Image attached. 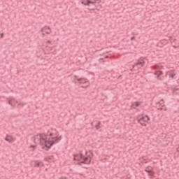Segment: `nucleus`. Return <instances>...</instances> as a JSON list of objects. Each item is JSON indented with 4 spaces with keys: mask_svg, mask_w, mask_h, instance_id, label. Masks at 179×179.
Segmentation results:
<instances>
[{
    "mask_svg": "<svg viewBox=\"0 0 179 179\" xmlns=\"http://www.w3.org/2000/svg\"><path fill=\"white\" fill-rule=\"evenodd\" d=\"M158 110H163V108H159Z\"/></svg>",
    "mask_w": 179,
    "mask_h": 179,
    "instance_id": "24",
    "label": "nucleus"
},
{
    "mask_svg": "<svg viewBox=\"0 0 179 179\" xmlns=\"http://www.w3.org/2000/svg\"><path fill=\"white\" fill-rule=\"evenodd\" d=\"M18 106H20L21 107H23V103H20L18 104Z\"/></svg>",
    "mask_w": 179,
    "mask_h": 179,
    "instance_id": "23",
    "label": "nucleus"
},
{
    "mask_svg": "<svg viewBox=\"0 0 179 179\" xmlns=\"http://www.w3.org/2000/svg\"><path fill=\"white\" fill-rule=\"evenodd\" d=\"M143 65H145V62L143 61V59H140L134 65L132 66V69H131V71H132V69H134L135 66H137L138 69H139V68H142Z\"/></svg>",
    "mask_w": 179,
    "mask_h": 179,
    "instance_id": "6",
    "label": "nucleus"
},
{
    "mask_svg": "<svg viewBox=\"0 0 179 179\" xmlns=\"http://www.w3.org/2000/svg\"><path fill=\"white\" fill-rule=\"evenodd\" d=\"M91 126L94 127L96 129H100V128H101V122L97 120H95L91 123Z\"/></svg>",
    "mask_w": 179,
    "mask_h": 179,
    "instance_id": "7",
    "label": "nucleus"
},
{
    "mask_svg": "<svg viewBox=\"0 0 179 179\" xmlns=\"http://www.w3.org/2000/svg\"><path fill=\"white\" fill-rule=\"evenodd\" d=\"M154 75H156V78L159 80H162V78L160 77L161 75H163V71H155Z\"/></svg>",
    "mask_w": 179,
    "mask_h": 179,
    "instance_id": "10",
    "label": "nucleus"
},
{
    "mask_svg": "<svg viewBox=\"0 0 179 179\" xmlns=\"http://www.w3.org/2000/svg\"><path fill=\"white\" fill-rule=\"evenodd\" d=\"M74 78L78 80V76H74Z\"/></svg>",
    "mask_w": 179,
    "mask_h": 179,
    "instance_id": "21",
    "label": "nucleus"
},
{
    "mask_svg": "<svg viewBox=\"0 0 179 179\" xmlns=\"http://www.w3.org/2000/svg\"><path fill=\"white\" fill-rule=\"evenodd\" d=\"M140 103L139 102H134L132 105H131V107L133 108H135V107H139L140 106Z\"/></svg>",
    "mask_w": 179,
    "mask_h": 179,
    "instance_id": "14",
    "label": "nucleus"
},
{
    "mask_svg": "<svg viewBox=\"0 0 179 179\" xmlns=\"http://www.w3.org/2000/svg\"><path fill=\"white\" fill-rule=\"evenodd\" d=\"M31 148H36V145H31Z\"/></svg>",
    "mask_w": 179,
    "mask_h": 179,
    "instance_id": "25",
    "label": "nucleus"
},
{
    "mask_svg": "<svg viewBox=\"0 0 179 179\" xmlns=\"http://www.w3.org/2000/svg\"><path fill=\"white\" fill-rule=\"evenodd\" d=\"M175 76H176V73L174 71H170L169 73V78H172V79H174Z\"/></svg>",
    "mask_w": 179,
    "mask_h": 179,
    "instance_id": "13",
    "label": "nucleus"
},
{
    "mask_svg": "<svg viewBox=\"0 0 179 179\" xmlns=\"http://www.w3.org/2000/svg\"><path fill=\"white\" fill-rule=\"evenodd\" d=\"M53 159H54L53 156L46 157V160H48V162H50V160H52Z\"/></svg>",
    "mask_w": 179,
    "mask_h": 179,
    "instance_id": "16",
    "label": "nucleus"
},
{
    "mask_svg": "<svg viewBox=\"0 0 179 179\" xmlns=\"http://www.w3.org/2000/svg\"><path fill=\"white\" fill-rule=\"evenodd\" d=\"M152 69H162V68L163 67L162 66L159 67L158 65H155V66H152Z\"/></svg>",
    "mask_w": 179,
    "mask_h": 179,
    "instance_id": "15",
    "label": "nucleus"
},
{
    "mask_svg": "<svg viewBox=\"0 0 179 179\" xmlns=\"http://www.w3.org/2000/svg\"><path fill=\"white\" fill-rule=\"evenodd\" d=\"M0 36H1V38H3V36H4L3 34H1Z\"/></svg>",
    "mask_w": 179,
    "mask_h": 179,
    "instance_id": "19",
    "label": "nucleus"
},
{
    "mask_svg": "<svg viewBox=\"0 0 179 179\" xmlns=\"http://www.w3.org/2000/svg\"><path fill=\"white\" fill-rule=\"evenodd\" d=\"M43 34H50L51 33V29L48 27H45L41 29Z\"/></svg>",
    "mask_w": 179,
    "mask_h": 179,
    "instance_id": "9",
    "label": "nucleus"
},
{
    "mask_svg": "<svg viewBox=\"0 0 179 179\" xmlns=\"http://www.w3.org/2000/svg\"><path fill=\"white\" fill-rule=\"evenodd\" d=\"M176 41V39H173V41L174 42V41Z\"/></svg>",
    "mask_w": 179,
    "mask_h": 179,
    "instance_id": "30",
    "label": "nucleus"
},
{
    "mask_svg": "<svg viewBox=\"0 0 179 179\" xmlns=\"http://www.w3.org/2000/svg\"><path fill=\"white\" fill-rule=\"evenodd\" d=\"M92 157H93V152L88 151L85 152V155L82 154L74 155V160H77L78 163H83V164H90Z\"/></svg>",
    "mask_w": 179,
    "mask_h": 179,
    "instance_id": "2",
    "label": "nucleus"
},
{
    "mask_svg": "<svg viewBox=\"0 0 179 179\" xmlns=\"http://www.w3.org/2000/svg\"><path fill=\"white\" fill-rule=\"evenodd\" d=\"M99 61H103V58H100V59H99Z\"/></svg>",
    "mask_w": 179,
    "mask_h": 179,
    "instance_id": "26",
    "label": "nucleus"
},
{
    "mask_svg": "<svg viewBox=\"0 0 179 179\" xmlns=\"http://www.w3.org/2000/svg\"><path fill=\"white\" fill-rule=\"evenodd\" d=\"M35 166H36V167H43V166H44V164L43 163V162H35Z\"/></svg>",
    "mask_w": 179,
    "mask_h": 179,
    "instance_id": "12",
    "label": "nucleus"
},
{
    "mask_svg": "<svg viewBox=\"0 0 179 179\" xmlns=\"http://www.w3.org/2000/svg\"><path fill=\"white\" fill-rule=\"evenodd\" d=\"M59 179H67V178H66V177L62 176V177H61Z\"/></svg>",
    "mask_w": 179,
    "mask_h": 179,
    "instance_id": "22",
    "label": "nucleus"
},
{
    "mask_svg": "<svg viewBox=\"0 0 179 179\" xmlns=\"http://www.w3.org/2000/svg\"><path fill=\"white\" fill-rule=\"evenodd\" d=\"M48 43H51V42L50 41H48Z\"/></svg>",
    "mask_w": 179,
    "mask_h": 179,
    "instance_id": "27",
    "label": "nucleus"
},
{
    "mask_svg": "<svg viewBox=\"0 0 179 179\" xmlns=\"http://www.w3.org/2000/svg\"><path fill=\"white\" fill-rule=\"evenodd\" d=\"M17 101H16L15 99L12 98L8 101V104L13 107V108H15V106L17 104Z\"/></svg>",
    "mask_w": 179,
    "mask_h": 179,
    "instance_id": "8",
    "label": "nucleus"
},
{
    "mask_svg": "<svg viewBox=\"0 0 179 179\" xmlns=\"http://www.w3.org/2000/svg\"><path fill=\"white\" fill-rule=\"evenodd\" d=\"M162 106V107H164V105H161Z\"/></svg>",
    "mask_w": 179,
    "mask_h": 179,
    "instance_id": "29",
    "label": "nucleus"
},
{
    "mask_svg": "<svg viewBox=\"0 0 179 179\" xmlns=\"http://www.w3.org/2000/svg\"><path fill=\"white\" fill-rule=\"evenodd\" d=\"M5 141L9 142V143H13V142H15V138H13L12 136L7 135V136L5 138Z\"/></svg>",
    "mask_w": 179,
    "mask_h": 179,
    "instance_id": "11",
    "label": "nucleus"
},
{
    "mask_svg": "<svg viewBox=\"0 0 179 179\" xmlns=\"http://www.w3.org/2000/svg\"><path fill=\"white\" fill-rule=\"evenodd\" d=\"M77 81L79 82V83H80L81 85H83L82 87H84L85 89H86V87H87L89 85H90L89 83V80H87V79L86 78H78Z\"/></svg>",
    "mask_w": 179,
    "mask_h": 179,
    "instance_id": "5",
    "label": "nucleus"
},
{
    "mask_svg": "<svg viewBox=\"0 0 179 179\" xmlns=\"http://www.w3.org/2000/svg\"><path fill=\"white\" fill-rule=\"evenodd\" d=\"M53 135L52 133L49 135L45 134H36L34 136V143H38L42 149L45 148V150H48L52 145L58 143L61 141V137H53Z\"/></svg>",
    "mask_w": 179,
    "mask_h": 179,
    "instance_id": "1",
    "label": "nucleus"
},
{
    "mask_svg": "<svg viewBox=\"0 0 179 179\" xmlns=\"http://www.w3.org/2000/svg\"><path fill=\"white\" fill-rule=\"evenodd\" d=\"M145 171H146L147 173H152V171H151V170L145 169Z\"/></svg>",
    "mask_w": 179,
    "mask_h": 179,
    "instance_id": "18",
    "label": "nucleus"
},
{
    "mask_svg": "<svg viewBox=\"0 0 179 179\" xmlns=\"http://www.w3.org/2000/svg\"><path fill=\"white\" fill-rule=\"evenodd\" d=\"M142 159H143L142 163H148V161H146V158L143 157Z\"/></svg>",
    "mask_w": 179,
    "mask_h": 179,
    "instance_id": "17",
    "label": "nucleus"
},
{
    "mask_svg": "<svg viewBox=\"0 0 179 179\" xmlns=\"http://www.w3.org/2000/svg\"><path fill=\"white\" fill-rule=\"evenodd\" d=\"M178 27H179V26H178Z\"/></svg>",
    "mask_w": 179,
    "mask_h": 179,
    "instance_id": "31",
    "label": "nucleus"
},
{
    "mask_svg": "<svg viewBox=\"0 0 179 179\" xmlns=\"http://www.w3.org/2000/svg\"><path fill=\"white\" fill-rule=\"evenodd\" d=\"M83 5H87L90 10H94L100 5V0H83Z\"/></svg>",
    "mask_w": 179,
    "mask_h": 179,
    "instance_id": "3",
    "label": "nucleus"
},
{
    "mask_svg": "<svg viewBox=\"0 0 179 179\" xmlns=\"http://www.w3.org/2000/svg\"><path fill=\"white\" fill-rule=\"evenodd\" d=\"M105 58H108V56H106Z\"/></svg>",
    "mask_w": 179,
    "mask_h": 179,
    "instance_id": "28",
    "label": "nucleus"
},
{
    "mask_svg": "<svg viewBox=\"0 0 179 179\" xmlns=\"http://www.w3.org/2000/svg\"><path fill=\"white\" fill-rule=\"evenodd\" d=\"M150 118L148 115L143 116L141 118H140L138 120V124H141L142 127H146V123L148 121H149Z\"/></svg>",
    "mask_w": 179,
    "mask_h": 179,
    "instance_id": "4",
    "label": "nucleus"
},
{
    "mask_svg": "<svg viewBox=\"0 0 179 179\" xmlns=\"http://www.w3.org/2000/svg\"><path fill=\"white\" fill-rule=\"evenodd\" d=\"M133 40H135V36L131 38V41H132Z\"/></svg>",
    "mask_w": 179,
    "mask_h": 179,
    "instance_id": "20",
    "label": "nucleus"
}]
</instances>
